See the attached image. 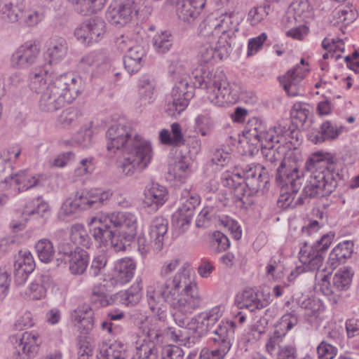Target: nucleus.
<instances>
[{
  "label": "nucleus",
  "mask_w": 359,
  "mask_h": 359,
  "mask_svg": "<svg viewBox=\"0 0 359 359\" xmlns=\"http://www.w3.org/2000/svg\"><path fill=\"white\" fill-rule=\"evenodd\" d=\"M11 163L0 157V189H7L13 185V174Z\"/></svg>",
  "instance_id": "bf43d9fd"
},
{
  "label": "nucleus",
  "mask_w": 359,
  "mask_h": 359,
  "mask_svg": "<svg viewBox=\"0 0 359 359\" xmlns=\"http://www.w3.org/2000/svg\"><path fill=\"white\" fill-rule=\"evenodd\" d=\"M50 215V210L48 204L41 201L40 197H37L31 204L26 205L22 212L19 224H22V222L44 224L48 222Z\"/></svg>",
  "instance_id": "412c9836"
},
{
  "label": "nucleus",
  "mask_w": 359,
  "mask_h": 359,
  "mask_svg": "<svg viewBox=\"0 0 359 359\" xmlns=\"http://www.w3.org/2000/svg\"><path fill=\"white\" fill-rule=\"evenodd\" d=\"M122 153L125 156L120 164V168L124 175L130 176L136 170L140 171L146 168L151 162L153 154L151 145Z\"/></svg>",
  "instance_id": "2eb2a0df"
},
{
  "label": "nucleus",
  "mask_w": 359,
  "mask_h": 359,
  "mask_svg": "<svg viewBox=\"0 0 359 359\" xmlns=\"http://www.w3.org/2000/svg\"><path fill=\"white\" fill-rule=\"evenodd\" d=\"M40 46L35 41H27L20 46L11 57V65L16 69H27L36 63Z\"/></svg>",
  "instance_id": "f3484780"
},
{
  "label": "nucleus",
  "mask_w": 359,
  "mask_h": 359,
  "mask_svg": "<svg viewBox=\"0 0 359 359\" xmlns=\"http://www.w3.org/2000/svg\"><path fill=\"white\" fill-rule=\"evenodd\" d=\"M172 36L167 31L162 32L153 39V44L156 50L159 53H165L170 50L172 44Z\"/></svg>",
  "instance_id": "680f3d73"
},
{
  "label": "nucleus",
  "mask_w": 359,
  "mask_h": 359,
  "mask_svg": "<svg viewBox=\"0 0 359 359\" xmlns=\"http://www.w3.org/2000/svg\"><path fill=\"white\" fill-rule=\"evenodd\" d=\"M238 170L237 173L222 174L221 183L224 187L232 189L233 201L237 207L242 208L248 198L245 195L246 187L252 192L264 191L268 189L269 175L266 168L260 164H244Z\"/></svg>",
  "instance_id": "39448f33"
},
{
  "label": "nucleus",
  "mask_w": 359,
  "mask_h": 359,
  "mask_svg": "<svg viewBox=\"0 0 359 359\" xmlns=\"http://www.w3.org/2000/svg\"><path fill=\"white\" fill-rule=\"evenodd\" d=\"M72 316L78 323V327L83 328L85 333L93 330L94 326L93 312V308L89 305L83 304L79 306Z\"/></svg>",
  "instance_id": "ea45409f"
},
{
  "label": "nucleus",
  "mask_w": 359,
  "mask_h": 359,
  "mask_svg": "<svg viewBox=\"0 0 359 359\" xmlns=\"http://www.w3.org/2000/svg\"><path fill=\"white\" fill-rule=\"evenodd\" d=\"M217 21L219 24L218 39L223 46L222 50L226 53V47H231L229 41L231 36L239 30L238 18L233 12L224 13L217 17Z\"/></svg>",
  "instance_id": "4be33fe9"
},
{
  "label": "nucleus",
  "mask_w": 359,
  "mask_h": 359,
  "mask_svg": "<svg viewBox=\"0 0 359 359\" xmlns=\"http://www.w3.org/2000/svg\"><path fill=\"white\" fill-rule=\"evenodd\" d=\"M241 307H245L250 311L261 309L268 305V302L262 301L258 294L252 289L245 290L240 302Z\"/></svg>",
  "instance_id": "de8ad7c7"
},
{
  "label": "nucleus",
  "mask_w": 359,
  "mask_h": 359,
  "mask_svg": "<svg viewBox=\"0 0 359 359\" xmlns=\"http://www.w3.org/2000/svg\"><path fill=\"white\" fill-rule=\"evenodd\" d=\"M213 348L210 351L201 353L199 359H224L233 344V330L228 325L220 327L211 339Z\"/></svg>",
  "instance_id": "dca6fc26"
},
{
  "label": "nucleus",
  "mask_w": 359,
  "mask_h": 359,
  "mask_svg": "<svg viewBox=\"0 0 359 359\" xmlns=\"http://www.w3.org/2000/svg\"><path fill=\"white\" fill-rule=\"evenodd\" d=\"M166 2L175 6L178 19L188 25L198 18L206 4V0H166Z\"/></svg>",
  "instance_id": "a211bd4d"
},
{
  "label": "nucleus",
  "mask_w": 359,
  "mask_h": 359,
  "mask_svg": "<svg viewBox=\"0 0 359 359\" xmlns=\"http://www.w3.org/2000/svg\"><path fill=\"white\" fill-rule=\"evenodd\" d=\"M135 348H128L121 341H115L105 349H101L98 359H140Z\"/></svg>",
  "instance_id": "bb28decb"
},
{
  "label": "nucleus",
  "mask_w": 359,
  "mask_h": 359,
  "mask_svg": "<svg viewBox=\"0 0 359 359\" xmlns=\"http://www.w3.org/2000/svg\"><path fill=\"white\" fill-rule=\"evenodd\" d=\"M104 286H94L90 297L91 306L95 309L113 304L116 301L115 294L109 296Z\"/></svg>",
  "instance_id": "a18cd8bd"
},
{
  "label": "nucleus",
  "mask_w": 359,
  "mask_h": 359,
  "mask_svg": "<svg viewBox=\"0 0 359 359\" xmlns=\"http://www.w3.org/2000/svg\"><path fill=\"white\" fill-rule=\"evenodd\" d=\"M156 81L149 75L142 76L137 82L138 94L144 104H151L156 98Z\"/></svg>",
  "instance_id": "e433bc0d"
},
{
  "label": "nucleus",
  "mask_w": 359,
  "mask_h": 359,
  "mask_svg": "<svg viewBox=\"0 0 359 359\" xmlns=\"http://www.w3.org/2000/svg\"><path fill=\"white\" fill-rule=\"evenodd\" d=\"M340 134V131L333 126L330 121H325L320 127L319 130H314L309 133V140L314 144H320L325 140H334Z\"/></svg>",
  "instance_id": "58836bf2"
},
{
  "label": "nucleus",
  "mask_w": 359,
  "mask_h": 359,
  "mask_svg": "<svg viewBox=\"0 0 359 359\" xmlns=\"http://www.w3.org/2000/svg\"><path fill=\"white\" fill-rule=\"evenodd\" d=\"M68 46L65 39L53 36L50 39L48 48L44 53L45 60L50 65L57 64L66 56Z\"/></svg>",
  "instance_id": "7c9ffc66"
},
{
  "label": "nucleus",
  "mask_w": 359,
  "mask_h": 359,
  "mask_svg": "<svg viewBox=\"0 0 359 359\" xmlns=\"http://www.w3.org/2000/svg\"><path fill=\"white\" fill-rule=\"evenodd\" d=\"M29 80L30 89L41 94L39 108L47 112L72 103L83 89L82 79L72 73L55 76L48 69H39L29 73Z\"/></svg>",
  "instance_id": "7ed1b4c3"
},
{
  "label": "nucleus",
  "mask_w": 359,
  "mask_h": 359,
  "mask_svg": "<svg viewBox=\"0 0 359 359\" xmlns=\"http://www.w3.org/2000/svg\"><path fill=\"white\" fill-rule=\"evenodd\" d=\"M334 238V233L329 232L321 236L312 245L304 241L299 252L300 262L309 271L318 270L323 265L327 251Z\"/></svg>",
  "instance_id": "9d476101"
},
{
  "label": "nucleus",
  "mask_w": 359,
  "mask_h": 359,
  "mask_svg": "<svg viewBox=\"0 0 359 359\" xmlns=\"http://www.w3.org/2000/svg\"><path fill=\"white\" fill-rule=\"evenodd\" d=\"M318 359H334L338 353L337 346L323 340L316 348Z\"/></svg>",
  "instance_id": "774afa93"
},
{
  "label": "nucleus",
  "mask_w": 359,
  "mask_h": 359,
  "mask_svg": "<svg viewBox=\"0 0 359 359\" xmlns=\"http://www.w3.org/2000/svg\"><path fill=\"white\" fill-rule=\"evenodd\" d=\"M80 200L83 201L85 209L97 208L104 205L113 195L111 190L101 191L98 189L82 190L79 191Z\"/></svg>",
  "instance_id": "2f4dec72"
},
{
  "label": "nucleus",
  "mask_w": 359,
  "mask_h": 359,
  "mask_svg": "<svg viewBox=\"0 0 359 359\" xmlns=\"http://www.w3.org/2000/svg\"><path fill=\"white\" fill-rule=\"evenodd\" d=\"M92 236L100 245L110 244L113 248L114 238H116V229H112L111 226H99L93 229Z\"/></svg>",
  "instance_id": "5fc2aeb1"
},
{
  "label": "nucleus",
  "mask_w": 359,
  "mask_h": 359,
  "mask_svg": "<svg viewBox=\"0 0 359 359\" xmlns=\"http://www.w3.org/2000/svg\"><path fill=\"white\" fill-rule=\"evenodd\" d=\"M146 3V0H123L119 4H111L106 13L107 18L111 24L121 27L134 18L144 20L151 11Z\"/></svg>",
  "instance_id": "6e6552de"
},
{
  "label": "nucleus",
  "mask_w": 359,
  "mask_h": 359,
  "mask_svg": "<svg viewBox=\"0 0 359 359\" xmlns=\"http://www.w3.org/2000/svg\"><path fill=\"white\" fill-rule=\"evenodd\" d=\"M79 191H77L74 196V198H69L65 201L58 213L60 219L65 222V217L71 216L76 213L78 210H86L83 201L80 200Z\"/></svg>",
  "instance_id": "3c124183"
},
{
  "label": "nucleus",
  "mask_w": 359,
  "mask_h": 359,
  "mask_svg": "<svg viewBox=\"0 0 359 359\" xmlns=\"http://www.w3.org/2000/svg\"><path fill=\"white\" fill-rule=\"evenodd\" d=\"M259 147L266 161V165L265 167L271 170L274 168L278 163H280L282 161H285V156L291 150L290 145L287 142L280 144V142L276 143V141H269Z\"/></svg>",
  "instance_id": "5701e85b"
},
{
  "label": "nucleus",
  "mask_w": 359,
  "mask_h": 359,
  "mask_svg": "<svg viewBox=\"0 0 359 359\" xmlns=\"http://www.w3.org/2000/svg\"><path fill=\"white\" fill-rule=\"evenodd\" d=\"M354 252V243L352 241L346 240L339 243L330 252L327 264L332 269L344 264L350 259Z\"/></svg>",
  "instance_id": "c85d7f7f"
},
{
  "label": "nucleus",
  "mask_w": 359,
  "mask_h": 359,
  "mask_svg": "<svg viewBox=\"0 0 359 359\" xmlns=\"http://www.w3.org/2000/svg\"><path fill=\"white\" fill-rule=\"evenodd\" d=\"M142 295L141 281H136L130 288L115 294L116 300H119L126 306H134L138 304Z\"/></svg>",
  "instance_id": "a19ab883"
},
{
  "label": "nucleus",
  "mask_w": 359,
  "mask_h": 359,
  "mask_svg": "<svg viewBox=\"0 0 359 359\" xmlns=\"http://www.w3.org/2000/svg\"><path fill=\"white\" fill-rule=\"evenodd\" d=\"M305 175H308L306 184L295 205L305 203L307 198H322L331 194L341 179L335 170L332 155L316 151L312 154L304 165Z\"/></svg>",
  "instance_id": "20e7f679"
},
{
  "label": "nucleus",
  "mask_w": 359,
  "mask_h": 359,
  "mask_svg": "<svg viewBox=\"0 0 359 359\" xmlns=\"http://www.w3.org/2000/svg\"><path fill=\"white\" fill-rule=\"evenodd\" d=\"M194 74V86L187 79H182L172 88L165 99V112L176 117L188 107L194 97V88H204L210 93V100L219 107L233 104L238 100V92L232 89L222 70L217 69L213 74L205 67L196 70Z\"/></svg>",
  "instance_id": "f257e3e1"
},
{
  "label": "nucleus",
  "mask_w": 359,
  "mask_h": 359,
  "mask_svg": "<svg viewBox=\"0 0 359 359\" xmlns=\"http://www.w3.org/2000/svg\"><path fill=\"white\" fill-rule=\"evenodd\" d=\"M136 270V262L134 259L125 257L118 260L114 265L112 280L116 285L128 283L133 278Z\"/></svg>",
  "instance_id": "a878e982"
},
{
  "label": "nucleus",
  "mask_w": 359,
  "mask_h": 359,
  "mask_svg": "<svg viewBox=\"0 0 359 359\" xmlns=\"http://www.w3.org/2000/svg\"><path fill=\"white\" fill-rule=\"evenodd\" d=\"M11 341L15 344V353L22 357V359H27L34 357L38 350L40 340L36 334L25 332L20 335H13L10 338Z\"/></svg>",
  "instance_id": "aec40b11"
},
{
  "label": "nucleus",
  "mask_w": 359,
  "mask_h": 359,
  "mask_svg": "<svg viewBox=\"0 0 359 359\" xmlns=\"http://www.w3.org/2000/svg\"><path fill=\"white\" fill-rule=\"evenodd\" d=\"M107 33L104 20L95 16L85 20L74 30L76 39L85 46H92L100 42Z\"/></svg>",
  "instance_id": "4468645a"
},
{
  "label": "nucleus",
  "mask_w": 359,
  "mask_h": 359,
  "mask_svg": "<svg viewBox=\"0 0 359 359\" xmlns=\"http://www.w3.org/2000/svg\"><path fill=\"white\" fill-rule=\"evenodd\" d=\"M222 306H217L208 311L201 312L192 318L189 325L194 326L191 328L194 330V334L198 337H202L208 333L211 334L212 336L210 338V341L212 338L215 337V331L217 328L224 325L226 327V325H229L233 330V341H234L236 328V323L234 321L222 320L216 325L217 322L222 316Z\"/></svg>",
  "instance_id": "1a4fd4ad"
},
{
  "label": "nucleus",
  "mask_w": 359,
  "mask_h": 359,
  "mask_svg": "<svg viewBox=\"0 0 359 359\" xmlns=\"http://www.w3.org/2000/svg\"><path fill=\"white\" fill-rule=\"evenodd\" d=\"M79 191H77L74 196V198H69L65 201L58 213L60 219L65 222V217L71 216L76 213L78 210H86L83 201L80 200Z\"/></svg>",
  "instance_id": "8fccbe9b"
},
{
  "label": "nucleus",
  "mask_w": 359,
  "mask_h": 359,
  "mask_svg": "<svg viewBox=\"0 0 359 359\" xmlns=\"http://www.w3.org/2000/svg\"><path fill=\"white\" fill-rule=\"evenodd\" d=\"M107 149L110 154L116 151H130L132 149L151 145L143 139L126 122H118L112 124L106 132Z\"/></svg>",
  "instance_id": "423d86ee"
},
{
  "label": "nucleus",
  "mask_w": 359,
  "mask_h": 359,
  "mask_svg": "<svg viewBox=\"0 0 359 359\" xmlns=\"http://www.w3.org/2000/svg\"><path fill=\"white\" fill-rule=\"evenodd\" d=\"M56 261L57 265L68 264L72 275L79 276L84 273L89 264L88 252L80 247L67 243H60L57 247Z\"/></svg>",
  "instance_id": "f8f14e48"
},
{
  "label": "nucleus",
  "mask_w": 359,
  "mask_h": 359,
  "mask_svg": "<svg viewBox=\"0 0 359 359\" xmlns=\"http://www.w3.org/2000/svg\"><path fill=\"white\" fill-rule=\"evenodd\" d=\"M169 230L168 226H148L147 232L149 238L144 232L140 233L137 236L138 250L142 256H146L149 250V245L153 243V248L160 252L163 248L164 236Z\"/></svg>",
  "instance_id": "6ab92c4d"
},
{
  "label": "nucleus",
  "mask_w": 359,
  "mask_h": 359,
  "mask_svg": "<svg viewBox=\"0 0 359 359\" xmlns=\"http://www.w3.org/2000/svg\"><path fill=\"white\" fill-rule=\"evenodd\" d=\"M209 223L210 224H238V222L223 212H217L213 208H204L199 212L196 224Z\"/></svg>",
  "instance_id": "473e14b6"
},
{
  "label": "nucleus",
  "mask_w": 359,
  "mask_h": 359,
  "mask_svg": "<svg viewBox=\"0 0 359 359\" xmlns=\"http://www.w3.org/2000/svg\"><path fill=\"white\" fill-rule=\"evenodd\" d=\"M81 114L77 109L70 107L62 112L59 116L58 121L64 127L76 126L79 123Z\"/></svg>",
  "instance_id": "69168bd1"
},
{
  "label": "nucleus",
  "mask_w": 359,
  "mask_h": 359,
  "mask_svg": "<svg viewBox=\"0 0 359 359\" xmlns=\"http://www.w3.org/2000/svg\"><path fill=\"white\" fill-rule=\"evenodd\" d=\"M74 5L76 12L88 15L102 9L108 0H68Z\"/></svg>",
  "instance_id": "37998d69"
},
{
  "label": "nucleus",
  "mask_w": 359,
  "mask_h": 359,
  "mask_svg": "<svg viewBox=\"0 0 359 359\" xmlns=\"http://www.w3.org/2000/svg\"><path fill=\"white\" fill-rule=\"evenodd\" d=\"M306 76V70L299 65H296L289 70L285 75L280 77V82L289 96L294 97L300 95L299 83Z\"/></svg>",
  "instance_id": "393cba45"
},
{
  "label": "nucleus",
  "mask_w": 359,
  "mask_h": 359,
  "mask_svg": "<svg viewBox=\"0 0 359 359\" xmlns=\"http://www.w3.org/2000/svg\"><path fill=\"white\" fill-rule=\"evenodd\" d=\"M180 263V259H173L168 262H165L163 264L161 267L159 271V276L162 278L161 280H157L156 282H165L168 280H172L180 272H182L187 275H188L189 279L190 282L195 285V287L198 289L196 283L191 277V267L188 263H184L178 270V271L175 273V275L170 278L169 275L173 272L177 267L179 266Z\"/></svg>",
  "instance_id": "c9c22d12"
},
{
  "label": "nucleus",
  "mask_w": 359,
  "mask_h": 359,
  "mask_svg": "<svg viewBox=\"0 0 359 359\" xmlns=\"http://www.w3.org/2000/svg\"><path fill=\"white\" fill-rule=\"evenodd\" d=\"M172 172L175 180L184 182L191 172L189 162L185 158H182L175 163Z\"/></svg>",
  "instance_id": "338daca9"
},
{
  "label": "nucleus",
  "mask_w": 359,
  "mask_h": 359,
  "mask_svg": "<svg viewBox=\"0 0 359 359\" xmlns=\"http://www.w3.org/2000/svg\"><path fill=\"white\" fill-rule=\"evenodd\" d=\"M157 345L147 342V340L144 339L140 346L135 347L137 355L140 356V359H158V350Z\"/></svg>",
  "instance_id": "e2e57ef3"
},
{
  "label": "nucleus",
  "mask_w": 359,
  "mask_h": 359,
  "mask_svg": "<svg viewBox=\"0 0 359 359\" xmlns=\"http://www.w3.org/2000/svg\"><path fill=\"white\" fill-rule=\"evenodd\" d=\"M165 329H163L158 323H151L147 328V342L161 344L164 339Z\"/></svg>",
  "instance_id": "0e129e2a"
},
{
  "label": "nucleus",
  "mask_w": 359,
  "mask_h": 359,
  "mask_svg": "<svg viewBox=\"0 0 359 359\" xmlns=\"http://www.w3.org/2000/svg\"><path fill=\"white\" fill-rule=\"evenodd\" d=\"M282 133L280 128L268 127L262 120L254 117L248 122L245 136L252 144L259 147L269 141L280 142Z\"/></svg>",
  "instance_id": "ddd939ff"
},
{
  "label": "nucleus",
  "mask_w": 359,
  "mask_h": 359,
  "mask_svg": "<svg viewBox=\"0 0 359 359\" xmlns=\"http://www.w3.org/2000/svg\"><path fill=\"white\" fill-rule=\"evenodd\" d=\"M297 304L304 309V315L307 317L316 318L324 310L323 302L315 297L302 295L297 301Z\"/></svg>",
  "instance_id": "79ce46f5"
},
{
  "label": "nucleus",
  "mask_w": 359,
  "mask_h": 359,
  "mask_svg": "<svg viewBox=\"0 0 359 359\" xmlns=\"http://www.w3.org/2000/svg\"><path fill=\"white\" fill-rule=\"evenodd\" d=\"M147 297L150 310L162 322L167 317L165 302L184 316L193 313L202 303L198 290L182 272L172 280L154 282L147 287Z\"/></svg>",
  "instance_id": "f03ea898"
},
{
  "label": "nucleus",
  "mask_w": 359,
  "mask_h": 359,
  "mask_svg": "<svg viewBox=\"0 0 359 359\" xmlns=\"http://www.w3.org/2000/svg\"><path fill=\"white\" fill-rule=\"evenodd\" d=\"M180 211H188L192 214L196 205L200 203V196L196 193H191L188 189H184L180 198Z\"/></svg>",
  "instance_id": "13d9d810"
},
{
  "label": "nucleus",
  "mask_w": 359,
  "mask_h": 359,
  "mask_svg": "<svg viewBox=\"0 0 359 359\" xmlns=\"http://www.w3.org/2000/svg\"><path fill=\"white\" fill-rule=\"evenodd\" d=\"M306 107V104L297 102L291 109L292 122L297 128L305 129L306 128V120L310 113Z\"/></svg>",
  "instance_id": "603ef678"
},
{
  "label": "nucleus",
  "mask_w": 359,
  "mask_h": 359,
  "mask_svg": "<svg viewBox=\"0 0 359 359\" xmlns=\"http://www.w3.org/2000/svg\"><path fill=\"white\" fill-rule=\"evenodd\" d=\"M146 50L140 45L130 47L123 56L126 70L130 74L138 72L145 62Z\"/></svg>",
  "instance_id": "cd10ccee"
},
{
  "label": "nucleus",
  "mask_w": 359,
  "mask_h": 359,
  "mask_svg": "<svg viewBox=\"0 0 359 359\" xmlns=\"http://www.w3.org/2000/svg\"><path fill=\"white\" fill-rule=\"evenodd\" d=\"M35 248L39 259L44 263H49L52 261L55 250L53 243L48 239H41L39 241Z\"/></svg>",
  "instance_id": "4d7b16f0"
},
{
  "label": "nucleus",
  "mask_w": 359,
  "mask_h": 359,
  "mask_svg": "<svg viewBox=\"0 0 359 359\" xmlns=\"http://www.w3.org/2000/svg\"><path fill=\"white\" fill-rule=\"evenodd\" d=\"M210 236V248L217 253L227 250L231 245L228 237L219 231H213Z\"/></svg>",
  "instance_id": "6e6d98bb"
},
{
  "label": "nucleus",
  "mask_w": 359,
  "mask_h": 359,
  "mask_svg": "<svg viewBox=\"0 0 359 359\" xmlns=\"http://www.w3.org/2000/svg\"><path fill=\"white\" fill-rule=\"evenodd\" d=\"M353 274L351 268L340 269L332 277L333 287L337 291H346L351 286Z\"/></svg>",
  "instance_id": "09e8293b"
},
{
  "label": "nucleus",
  "mask_w": 359,
  "mask_h": 359,
  "mask_svg": "<svg viewBox=\"0 0 359 359\" xmlns=\"http://www.w3.org/2000/svg\"><path fill=\"white\" fill-rule=\"evenodd\" d=\"M6 1L0 0V20L4 22L21 20L26 25L33 27L44 18L43 13L41 10L31 8L30 3L27 0L3 2Z\"/></svg>",
  "instance_id": "0eeeda50"
},
{
  "label": "nucleus",
  "mask_w": 359,
  "mask_h": 359,
  "mask_svg": "<svg viewBox=\"0 0 359 359\" xmlns=\"http://www.w3.org/2000/svg\"><path fill=\"white\" fill-rule=\"evenodd\" d=\"M39 177L30 175L27 171H20L13 175V184L18 186V191H25L38 185Z\"/></svg>",
  "instance_id": "864d4df0"
},
{
  "label": "nucleus",
  "mask_w": 359,
  "mask_h": 359,
  "mask_svg": "<svg viewBox=\"0 0 359 359\" xmlns=\"http://www.w3.org/2000/svg\"><path fill=\"white\" fill-rule=\"evenodd\" d=\"M53 280L48 273H41L36 276L30 283L26 294L32 299H41L45 297L47 289L52 284Z\"/></svg>",
  "instance_id": "72a5a7b5"
},
{
  "label": "nucleus",
  "mask_w": 359,
  "mask_h": 359,
  "mask_svg": "<svg viewBox=\"0 0 359 359\" xmlns=\"http://www.w3.org/2000/svg\"><path fill=\"white\" fill-rule=\"evenodd\" d=\"M297 323V318L295 315L291 313L285 314L276 325L271 337L280 343L287 332L296 325Z\"/></svg>",
  "instance_id": "c03bdc74"
},
{
  "label": "nucleus",
  "mask_w": 359,
  "mask_h": 359,
  "mask_svg": "<svg viewBox=\"0 0 359 359\" xmlns=\"http://www.w3.org/2000/svg\"><path fill=\"white\" fill-rule=\"evenodd\" d=\"M220 40L207 41L201 43L198 46V57L201 62L208 63L212 60H222L227 57L231 50V47H226V53L222 50L223 46L220 44Z\"/></svg>",
  "instance_id": "b1692460"
},
{
  "label": "nucleus",
  "mask_w": 359,
  "mask_h": 359,
  "mask_svg": "<svg viewBox=\"0 0 359 359\" xmlns=\"http://www.w3.org/2000/svg\"><path fill=\"white\" fill-rule=\"evenodd\" d=\"M305 176L304 170H300L296 165L286 164L282 161L276 169V183L283 194L279 198L290 205V196L287 194H297L302 184V178Z\"/></svg>",
  "instance_id": "9b49d317"
},
{
  "label": "nucleus",
  "mask_w": 359,
  "mask_h": 359,
  "mask_svg": "<svg viewBox=\"0 0 359 359\" xmlns=\"http://www.w3.org/2000/svg\"><path fill=\"white\" fill-rule=\"evenodd\" d=\"M90 226H72L69 231V238L71 241L78 245H83L90 248L92 245L90 233L92 231Z\"/></svg>",
  "instance_id": "49530a36"
},
{
  "label": "nucleus",
  "mask_w": 359,
  "mask_h": 359,
  "mask_svg": "<svg viewBox=\"0 0 359 359\" xmlns=\"http://www.w3.org/2000/svg\"><path fill=\"white\" fill-rule=\"evenodd\" d=\"M144 204L152 211H156L168 199L166 188L158 183H152L144 190Z\"/></svg>",
  "instance_id": "c756f323"
},
{
  "label": "nucleus",
  "mask_w": 359,
  "mask_h": 359,
  "mask_svg": "<svg viewBox=\"0 0 359 359\" xmlns=\"http://www.w3.org/2000/svg\"><path fill=\"white\" fill-rule=\"evenodd\" d=\"M81 61L90 66L95 65L98 74L104 73L109 67L108 60L99 53H91L83 57Z\"/></svg>",
  "instance_id": "052dcab7"
},
{
  "label": "nucleus",
  "mask_w": 359,
  "mask_h": 359,
  "mask_svg": "<svg viewBox=\"0 0 359 359\" xmlns=\"http://www.w3.org/2000/svg\"><path fill=\"white\" fill-rule=\"evenodd\" d=\"M219 25L215 14L207 16L198 25V36L207 41H217L220 35L217 27Z\"/></svg>",
  "instance_id": "4c0bfd02"
},
{
  "label": "nucleus",
  "mask_w": 359,
  "mask_h": 359,
  "mask_svg": "<svg viewBox=\"0 0 359 359\" xmlns=\"http://www.w3.org/2000/svg\"><path fill=\"white\" fill-rule=\"evenodd\" d=\"M118 226H113L116 228ZM122 227L123 226H119ZM123 229H116V238H114L113 249L116 252L125 251L128 247L130 246L137 234L135 226H123Z\"/></svg>",
  "instance_id": "f704fd0d"
}]
</instances>
